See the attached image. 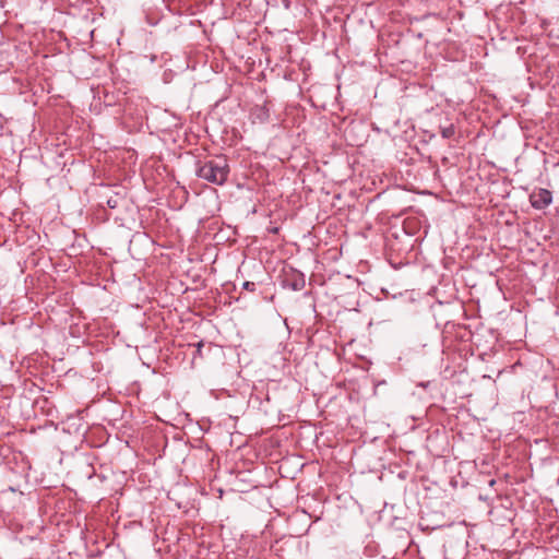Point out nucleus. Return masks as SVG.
<instances>
[{
	"instance_id": "nucleus-3",
	"label": "nucleus",
	"mask_w": 559,
	"mask_h": 559,
	"mask_svg": "<svg viewBox=\"0 0 559 559\" xmlns=\"http://www.w3.org/2000/svg\"><path fill=\"white\" fill-rule=\"evenodd\" d=\"M455 133V128L453 124H450L448 127H444L441 129V135L444 138V139H450L454 135Z\"/></svg>"
},
{
	"instance_id": "nucleus-4",
	"label": "nucleus",
	"mask_w": 559,
	"mask_h": 559,
	"mask_svg": "<svg viewBox=\"0 0 559 559\" xmlns=\"http://www.w3.org/2000/svg\"><path fill=\"white\" fill-rule=\"evenodd\" d=\"M290 287L294 290H300L305 287V278L302 275H299L298 278H296Z\"/></svg>"
},
{
	"instance_id": "nucleus-2",
	"label": "nucleus",
	"mask_w": 559,
	"mask_h": 559,
	"mask_svg": "<svg viewBox=\"0 0 559 559\" xmlns=\"http://www.w3.org/2000/svg\"><path fill=\"white\" fill-rule=\"evenodd\" d=\"M530 200L534 209L543 210L552 202V195L547 189H538L531 194Z\"/></svg>"
},
{
	"instance_id": "nucleus-5",
	"label": "nucleus",
	"mask_w": 559,
	"mask_h": 559,
	"mask_svg": "<svg viewBox=\"0 0 559 559\" xmlns=\"http://www.w3.org/2000/svg\"><path fill=\"white\" fill-rule=\"evenodd\" d=\"M243 289L246 290H249V292H254L255 289V284L253 282H245L243 285H242Z\"/></svg>"
},
{
	"instance_id": "nucleus-1",
	"label": "nucleus",
	"mask_w": 559,
	"mask_h": 559,
	"mask_svg": "<svg viewBox=\"0 0 559 559\" xmlns=\"http://www.w3.org/2000/svg\"><path fill=\"white\" fill-rule=\"evenodd\" d=\"M228 174L229 165L225 156L211 158L197 168L199 178L218 186L226 182Z\"/></svg>"
},
{
	"instance_id": "nucleus-6",
	"label": "nucleus",
	"mask_w": 559,
	"mask_h": 559,
	"mask_svg": "<svg viewBox=\"0 0 559 559\" xmlns=\"http://www.w3.org/2000/svg\"><path fill=\"white\" fill-rule=\"evenodd\" d=\"M108 204H109L110 207H115L116 206V204H114V202H111V201H108Z\"/></svg>"
}]
</instances>
